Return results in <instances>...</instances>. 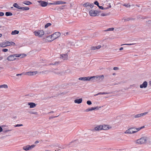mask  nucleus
Returning <instances> with one entry per match:
<instances>
[{"label": "nucleus", "mask_w": 151, "mask_h": 151, "mask_svg": "<svg viewBox=\"0 0 151 151\" xmlns=\"http://www.w3.org/2000/svg\"><path fill=\"white\" fill-rule=\"evenodd\" d=\"M35 145L34 144H33L31 145H27L23 146V150L25 151L32 150L33 148H34L35 147Z\"/></svg>", "instance_id": "obj_4"}, {"label": "nucleus", "mask_w": 151, "mask_h": 151, "mask_svg": "<svg viewBox=\"0 0 151 151\" xmlns=\"http://www.w3.org/2000/svg\"><path fill=\"white\" fill-rule=\"evenodd\" d=\"M122 5L127 8H130L132 6V5H130V3H125L122 4Z\"/></svg>", "instance_id": "obj_25"}, {"label": "nucleus", "mask_w": 151, "mask_h": 151, "mask_svg": "<svg viewBox=\"0 0 151 151\" xmlns=\"http://www.w3.org/2000/svg\"><path fill=\"white\" fill-rule=\"evenodd\" d=\"M2 131H3L2 128L1 126H0V132H2Z\"/></svg>", "instance_id": "obj_54"}, {"label": "nucleus", "mask_w": 151, "mask_h": 151, "mask_svg": "<svg viewBox=\"0 0 151 151\" xmlns=\"http://www.w3.org/2000/svg\"><path fill=\"white\" fill-rule=\"evenodd\" d=\"M101 130V125H98L95 127L94 128L92 129V131L94 132L99 131Z\"/></svg>", "instance_id": "obj_11"}, {"label": "nucleus", "mask_w": 151, "mask_h": 151, "mask_svg": "<svg viewBox=\"0 0 151 151\" xmlns=\"http://www.w3.org/2000/svg\"><path fill=\"white\" fill-rule=\"evenodd\" d=\"M96 79H98L99 80H103L104 78V77L103 75L96 76Z\"/></svg>", "instance_id": "obj_19"}, {"label": "nucleus", "mask_w": 151, "mask_h": 151, "mask_svg": "<svg viewBox=\"0 0 151 151\" xmlns=\"http://www.w3.org/2000/svg\"><path fill=\"white\" fill-rule=\"evenodd\" d=\"M60 56V58H62L63 60L67 59L68 58V55L67 54H62Z\"/></svg>", "instance_id": "obj_21"}, {"label": "nucleus", "mask_w": 151, "mask_h": 151, "mask_svg": "<svg viewBox=\"0 0 151 151\" xmlns=\"http://www.w3.org/2000/svg\"><path fill=\"white\" fill-rule=\"evenodd\" d=\"M39 142V141L37 140V141H35V144H37Z\"/></svg>", "instance_id": "obj_52"}, {"label": "nucleus", "mask_w": 151, "mask_h": 151, "mask_svg": "<svg viewBox=\"0 0 151 151\" xmlns=\"http://www.w3.org/2000/svg\"><path fill=\"white\" fill-rule=\"evenodd\" d=\"M15 55H11L9 56L7 59L9 61H13L16 59V58H15Z\"/></svg>", "instance_id": "obj_15"}, {"label": "nucleus", "mask_w": 151, "mask_h": 151, "mask_svg": "<svg viewBox=\"0 0 151 151\" xmlns=\"http://www.w3.org/2000/svg\"><path fill=\"white\" fill-rule=\"evenodd\" d=\"M144 126H143L141 127H139L138 128H136L135 127L130 128L127 129L124 132V133L125 134H134L136 133L141 129L144 128Z\"/></svg>", "instance_id": "obj_1"}, {"label": "nucleus", "mask_w": 151, "mask_h": 151, "mask_svg": "<svg viewBox=\"0 0 151 151\" xmlns=\"http://www.w3.org/2000/svg\"><path fill=\"white\" fill-rule=\"evenodd\" d=\"M51 36H52V40H53L55 39V37H54V36L53 35V34L51 35Z\"/></svg>", "instance_id": "obj_46"}, {"label": "nucleus", "mask_w": 151, "mask_h": 151, "mask_svg": "<svg viewBox=\"0 0 151 151\" xmlns=\"http://www.w3.org/2000/svg\"><path fill=\"white\" fill-rule=\"evenodd\" d=\"M114 29V28H109V29H108L107 30V31H112Z\"/></svg>", "instance_id": "obj_42"}, {"label": "nucleus", "mask_w": 151, "mask_h": 151, "mask_svg": "<svg viewBox=\"0 0 151 151\" xmlns=\"http://www.w3.org/2000/svg\"><path fill=\"white\" fill-rule=\"evenodd\" d=\"M90 81V77H84V81Z\"/></svg>", "instance_id": "obj_34"}, {"label": "nucleus", "mask_w": 151, "mask_h": 151, "mask_svg": "<svg viewBox=\"0 0 151 151\" xmlns=\"http://www.w3.org/2000/svg\"><path fill=\"white\" fill-rule=\"evenodd\" d=\"M28 105L30 106V108H33L36 106V104L35 103L32 102H29L28 103Z\"/></svg>", "instance_id": "obj_20"}, {"label": "nucleus", "mask_w": 151, "mask_h": 151, "mask_svg": "<svg viewBox=\"0 0 151 151\" xmlns=\"http://www.w3.org/2000/svg\"><path fill=\"white\" fill-rule=\"evenodd\" d=\"M147 138L146 137H144L137 139L135 142L136 144L143 145L146 143Z\"/></svg>", "instance_id": "obj_2"}, {"label": "nucleus", "mask_w": 151, "mask_h": 151, "mask_svg": "<svg viewBox=\"0 0 151 151\" xmlns=\"http://www.w3.org/2000/svg\"><path fill=\"white\" fill-rule=\"evenodd\" d=\"M101 108L100 107H94L86 109L84 110L85 112H88L89 111H92L93 110H98Z\"/></svg>", "instance_id": "obj_8"}, {"label": "nucleus", "mask_w": 151, "mask_h": 151, "mask_svg": "<svg viewBox=\"0 0 151 151\" xmlns=\"http://www.w3.org/2000/svg\"><path fill=\"white\" fill-rule=\"evenodd\" d=\"M23 126V125L22 124H17L16 125H15L14 126V127H19L20 126Z\"/></svg>", "instance_id": "obj_39"}, {"label": "nucleus", "mask_w": 151, "mask_h": 151, "mask_svg": "<svg viewBox=\"0 0 151 151\" xmlns=\"http://www.w3.org/2000/svg\"><path fill=\"white\" fill-rule=\"evenodd\" d=\"M0 46L3 47H6V42L0 43Z\"/></svg>", "instance_id": "obj_26"}, {"label": "nucleus", "mask_w": 151, "mask_h": 151, "mask_svg": "<svg viewBox=\"0 0 151 151\" xmlns=\"http://www.w3.org/2000/svg\"><path fill=\"white\" fill-rule=\"evenodd\" d=\"M14 55H15V57H20L22 55L21 54H15Z\"/></svg>", "instance_id": "obj_41"}, {"label": "nucleus", "mask_w": 151, "mask_h": 151, "mask_svg": "<svg viewBox=\"0 0 151 151\" xmlns=\"http://www.w3.org/2000/svg\"><path fill=\"white\" fill-rule=\"evenodd\" d=\"M68 34V33L67 32H66V33H65V35H67Z\"/></svg>", "instance_id": "obj_61"}, {"label": "nucleus", "mask_w": 151, "mask_h": 151, "mask_svg": "<svg viewBox=\"0 0 151 151\" xmlns=\"http://www.w3.org/2000/svg\"><path fill=\"white\" fill-rule=\"evenodd\" d=\"M107 93H99V94H107Z\"/></svg>", "instance_id": "obj_51"}, {"label": "nucleus", "mask_w": 151, "mask_h": 151, "mask_svg": "<svg viewBox=\"0 0 151 151\" xmlns=\"http://www.w3.org/2000/svg\"><path fill=\"white\" fill-rule=\"evenodd\" d=\"M87 104H88V105H90L92 103H91V101H87Z\"/></svg>", "instance_id": "obj_40"}, {"label": "nucleus", "mask_w": 151, "mask_h": 151, "mask_svg": "<svg viewBox=\"0 0 151 151\" xmlns=\"http://www.w3.org/2000/svg\"><path fill=\"white\" fill-rule=\"evenodd\" d=\"M13 6L17 9H20L21 7L17 3H15L13 4Z\"/></svg>", "instance_id": "obj_27"}, {"label": "nucleus", "mask_w": 151, "mask_h": 151, "mask_svg": "<svg viewBox=\"0 0 151 151\" xmlns=\"http://www.w3.org/2000/svg\"><path fill=\"white\" fill-rule=\"evenodd\" d=\"M5 15L6 16H12L13 14H12L9 12H7L5 13Z\"/></svg>", "instance_id": "obj_33"}, {"label": "nucleus", "mask_w": 151, "mask_h": 151, "mask_svg": "<svg viewBox=\"0 0 151 151\" xmlns=\"http://www.w3.org/2000/svg\"><path fill=\"white\" fill-rule=\"evenodd\" d=\"M147 24H151V20H149L147 22Z\"/></svg>", "instance_id": "obj_44"}, {"label": "nucleus", "mask_w": 151, "mask_h": 151, "mask_svg": "<svg viewBox=\"0 0 151 151\" xmlns=\"http://www.w3.org/2000/svg\"><path fill=\"white\" fill-rule=\"evenodd\" d=\"M55 117H54V116H51V117H50L49 118V119H52V118H54Z\"/></svg>", "instance_id": "obj_56"}, {"label": "nucleus", "mask_w": 151, "mask_h": 151, "mask_svg": "<svg viewBox=\"0 0 151 151\" xmlns=\"http://www.w3.org/2000/svg\"><path fill=\"white\" fill-rule=\"evenodd\" d=\"M83 6L86 8L88 9H92L94 6V5L93 3H90L89 2H87L83 5Z\"/></svg>", "instance_id": "obj_6"}, {"label": "nucleus", "mask_w": 151, "mask_h": 151, "mask_svg": "<svg viewBox=\"0 0 151 151\" xmlns=\"http://www.w3.org/2000/svg\"><path fill=\"white\" fill-rule=\"evenodd\" d=\"M29 113L30 114H34L35 115H37L38 113L37 112L35 111H30Z\"/></svg>", "instance_id": "obj_31"}, {"label": "nucleus", "mask_w": 151, "mask_h": 151, "mask_svg": "<svg viewBox=\"0 0 151 151\" xmlns=\"http://www.w3.org/2000/svg\"><path fill=\"white\" fill-rule=\"evenodd\" d=\"M51 24L50 23H48V27L51 26Z\"/></svg>", "instance_id": "obj_55"}, {"label": "nucleus", "mask_w": 151, "mask_h": 151, "mask_svg": "<svg viewBox=\"0 0 151 151\" xmlns=\"http://www.w3.org/2000/svg\"><path fill=\"white\" fill-rule=\"evenodd\" d=\"M102 130H108L112 128V127L109 125L103 124L101 125Z\"/></svg>", "instance_id": "obj_9"}, {"label": "nucleus", "mask_w": 151, "mask_h": 151, "mask_svg": "<svg viewBox=\"0 0 151 151\" xmlns=\"http://www.w3.org/2000/svg\"><path fill=\"white\" fill-rule=\"evenodd\" d=\"M53 35L55 39L58 38L60 35V33L59 32H56L53 34Z\"/></svg>", "instance_id": "obj_17"}, {"label": "nucleus", "mask_w": 151, "mask_h": 151, "mask_svg": "<svg viewBox=\"0 0 151 151\" xmlns=\"http://www.w3.org/2000/svg\"><path fill=\"white\" fill-rule=\"evenodd\" d=\"M8 88V86L6 84H4L0 85V88Z\"/></svg>", "instance_id": "obj_29"}, {"label": "nucleus", "mask_w": 151, "mask_h": 151, "mask_svg": "<svg viewBox=\"0 0 151 151\" xmlns=\"http://www.w3.org/2000/svg\"><path fill=\"white\" fill-rule=\"evenodd\" d=\"M8 51V49H4L2 50V51L3 52H6Z\"/></svg>", "instance_id": "obj_45"}, {"label": "nucleus", "mask_w": 151, "mask_h": 151, "mask_svg": "<svg viewBox=\"0 0 151 151\" xmlns=\"http://www.w3.org/2000/svg\"><path fill=\"white\" fill-rule=\"evenodd\" d=\"M3 58L2 57H0V60H2L3 59Z\"/></svg>", "instance_id": "obj_62"}, {"label": "nucleus", "mask_w": 151, "mask_h": 151, "mask_svg": "<svg viewBox=\"0 0 151 151\" xmlns=\"http://www.w3.org/2000/svg\"><path fill=\"white\" fill-rule=\"evenodd\" d=\"M123 49V47H122L120 48L119 49V50H122Z\"/></svg>", "instance_id": "obj_57"}, {"label": "nucleus", "mask_w": 151, "mask_h": 151, "mask_svg": "<svg viewBox=\"0 0 151 151\" xmlns=\"http://www.w3.org/2000/svg\"><path fill=\"white\" fill-rule=\"evenodd\" d=\"M148 113V112H145L144 113H142L140 114H137L135 115L134 116V117L135 118H138L141 117L142 116L144 115H145L147 114Z\"/></svg>", "instance_id": "obj_12"}, {"label": "nucleus", "mask_w": 151, "mask_h": 151, "mask_svg": "<svg viewBox=\"0 0 151 151\" xmlns=\"http://www.w3.org/2000/svg\"><path fill=\"white\" fill-rule=\"evenodd\" d=\"M147 82L146 81H145L143 82V83L142 84L140 85L139 87L141 89H145L147 87Z\"/></svg>", "instance_id": "obj_10"}, {"label": "nucleus", "mask_w": 151, "mask_h": 151, "mask_svg": "<svg viewBox=\"0 0 151 151\" xmlns=\"http://www.w3.org/2000/svg\"><path fill=\"white\" fill-rule=\"evenodd\" d=\"M96 80V76H93L90 77V81L92 82H95Z\"/></svg>", "instance_id": "obj_22"}, {"label": "nucleus", "mask_w": 151, "mask_h": 151, "mask_svg": "<svg viewBox=\"0 0 151 151\" xmlns=\"http://www.w3.org/2000/svg\"><path fill=\"white\" fill-rule=\"evenodd\" d=\"M54 112L53 111H51V112H49L48 113V114H50V113H53Z\"/></svg>", "instance_id": "obj_64"}, {"label": "nucleus", "mask_w": 151, "mask_h": 151, "mask_svg": "<svg viewBox=\"0 0 151 151\" xmlns=\"http://www.w3.org/2000/svg\"><path fill=\"white\" fill-rule=\"evenodd\" d=\"M103 5L104 6V7L99 6L98 7L99 9L103 10L107 9L111 7L110 4H108V6H109V7H106L105 5L104 4H103Z\"/></svg>", "instance_id": "obj_14"}, {"label": "nucleus", "mask_w": 151, "mask_h": 151, "mask_svg": "<svg viewBox=\"0 0 151 151\" xmlns=\"http://www.w3.org/2000/svg\"><path fill=\"white\" fill-rule=\"evenodd\" d=\"M101 47V45H98L96 46H93L91 48V49L92 50H95L100 49Z\"/></svg>", "instance_id": "obj_18"}, {"label": "nucleus", "mask_w": 151, "mask_h": 151, "mask_svg": "<svg viewBox=\"0 0 151 151\" xmlns=\"http://www.w3.org/2000/svg\"><path fill=\"white\" fill-rule=\"evenodd\" d=\"M52 30H50L49 29V33H48V34H51L52 33Z\"/></svg>", "instance_id": "obj_53"}, {"label": "nucleus", "mask_w": 151, "mask_h": 151, "mask_svg": "<svg viewBox=\"0 0 151 151\" xmlns=\"http://www.w3.org/2000/svg\"><path fill=\"white\" fill-rule=\"evenodd\" d=\"M82 101V99H76L74 100V102L76 103H77L78 104H80L81 103Z\"/></svg>", "instance_id": "obj_23"}, {"label": "nucleus", "mask_w": 151, "mask_h": 151, "mask_svg": "<svg viewBox=\"0 0 151 151\" xmlns=\"http://www.w3.org/2000/svg\"><path fill=\"white\" fill-rule=\"evenodd\" d=\"M53 40L51 35L48 36V42H52Z\"/></svg>", "instance_id": "obj_30"}, {"label": "nucleus", "mask_w": 151, "mask_h": 151, "mask_svg": "<svg viewBox=\"0 0 151 151\" xmlns=\"http://www.w3.org/2000/svg\"><path fill=\"white\" fill-rule=\"evenodd\" d=\"M149 84L151 86V80L149 82Z\"/></svg>", "instance_id": "obj_60"}, {"label": "nucleus", "mask_w": 151, "mask_h": 151, "mask_svg": "<svg viewBox=\"0 0 151 151\" xmlns=\"http://www.w3.org/2000/svg\"><path fill=\"white\" fill-rule=\"evenodd\" d=\"M35 36L39 37H41L44 34V32L42 30H36L34 32Z\"/></svg>", "instance_id": "obj_3"}, {"label": "nucleus", "mask_w": 151, "mask_h": 151, "mask_svg": "<svg viewBox=\"0 0 151 151\" xmlns=\"http://www.w3.org/2000/svg\"><path fill=\"white\" fill-rule=\"evenodd\" d=\"M108 14H107L106 13H102L101 14V16L102 17L106 16L108 15Z\"/></svg>", "instance_id": "obj_37"}, {"label": "nucleus", "mask_w": 151, "mask_h": 151, "mask_svg": "<svg viewBox=\"0 0 151 151\" xmlns=\"http://www.w3.org/2000/svg\"><path fill=\"white\" fill-rule=\"evenodd\" d=\"M113 69L114 70H117L118 69V68L116 67H114Z\"/></svg>", "instance_id": "obj_49"}, {"label": "nucleus", "mask_w": 151, "mask_h": 151, "mask_svg": "<svg viewBox=\"0 0 151 151\" xmlns=\"http://www.w3.org/2000/svg\"><path fill=\"white\" fill-rule=\"evenodd\" d=\"M135 44V43H132L130 44H124L121 45H131Z\"/></svg>", "instance_id": "obj_36"}, {"label": "nucleus", "mask_w": 151, "mask_h": 151, "mask_svg": "<svg viewBox=\"0 0 151 151\" xmlns=\"http://www.w3.org/2000/svg\"><path fill=\"white\" fill-rule=\"evenodd\" d=\"M66 2L60 1H54L53 3H48V5H57L65 4Z\"/></svg>", "instance_id": "obj_7"}, {"label": "nucleus", "mask_w": 151, "mask_h": 151, "mask_svg": "<svg viewBox=\"0 0 151 151\" xmlns=\"http://www.w3.org/2000/svg\"><path fill=\"white\" fill-rule=\"evenodd\" d=\"M94 4H95L97 5L98 6H99V3L97 1H95L94 2Z\"/></svg>", "instance_id": "obj_43"}, {"label": "nucleus", "mask_w": 151, "mask_h": 151, "mask_svg": "<svg viewBox=\"0 0 151 151\" xmlns=\"http://www.w3.org/2000/svg\"><path fill=\"white\" fill-rule=\"evenodd\" d=\"M37 73V71H29L26 73V74L29 75V76H33L34 75H35Z\"/></svg>", "instance_id": "obj_16"}, {"label": "nucleus", "mask_w": 151, "mask_h": 151, "mask_svg": "<svg viewBox=\"0 0 151 151\" xmlns=\"http://www.w3.org/2000/svg\"><path fill=\"white\" fill-rule=\"evenodd\" d=\"M78 80H79L84 81V77L79 78H78Z\"/></svg>", "instance_id": "obj_38"}, {"label": "nucleus", "mask_w": 151, "mask_h": 151, "mask_svg": "<svg viewBox=\"0 0 151 151\" xmlns=\"http://www.w3.org/2000/svg\"><path fill=\"white\" fill-rule=\"evenodd\" d=\"M26 56V55H25V54L23 55L21 57V58H22L24 57V56Z\"/></svg>", "instance_id": "obj_59"}, {"label": "nucleus", "mask_w": 151, "mask_h": 151, "mask_svg": "<svg viewBox=\"0 0 151 151\" xmlns=\"http://www.w3.org/2000/svg\"><path fill=\"white\" fill-rule=\"evenodd\" d=\"M6 46H10L11 45V42L7 41L6 42Z\"/></svg>", "instance_id": "obj_35"}, {"label": "nucleus", "mask_w": 151, "mask_h": 151, "mask_svg": "<svg viewBox=\"0 0 151 151\" xmlns=\"http://www.w3.org/2000/svg\"><path fill=\"white\" fill-rule=\"evenodd\" d=\"M29 8L27 7H21L20 9H23L24 10H28L29 9Z\"/></svg>", "instance_id": "obj_32"}, {"label": "nucleus", "mask_w": 151, "mask_h": 151, "mask_svg": "<svg viewBox=\"0 0 151 151\" xmlns=\"http://www.w3.org/2000/svg\"><path fill=\"white\" fill-rule=\"evenodd\" d=\"M45 28H47V24H46L45 26Z\"/></svg>", "instance_id": "obj_63"}, {"label": "nucleus", "mask_w": 151, "mask_h": 151, "mask_svg": "<svg viewBox=\"0 0 151 151\" xmlns=\"http://www.w3.org/2000/svg\"><path fill=\"white\" fill-rule=\"evenodd\" d=\"M22 74H18L16 75L17 76H21L22 75Z\"/></svg>", "instance_id": "obj_58"}, {"label": "nucleus", "mask_w": 151, "mask_h": 151, "mask_svg": "<svg viewBox=\"0 0 151 151\" xmlns=\"http://www.w3.org/2000/svg\"><path fill=\"white\" fill-rule=\"evenodd\" d=\"M99 12L98 11L92 9L89 11V14L91 16L95 17L98 16Z\"/></svg>", "instance_id": "obj_5"}, {"label": "nucleus", "mask_w": 151, "mask_h": 151, "mask_svg": "<svg viewBox=\"0 0 151 151\" xmlns=\"http://www.w3.org/2000/svg\"><path fill=\"white\" fill-rule=\"evenodd\" d=\"M15 45V43L12 42H11V45Z\"/></svg>", "instance_id": "obj_48"}, {"label": "nucleus", "mask_w": 151, "mask_h": 151, "mask_svg": "<svg viewBox=\"0 0 151 151\" xmlns=\"http://www.w3.org/2000/svg\"><path fill=\"white\" fill-rule=\"evenodd\" d=\"M11 131H12L11 129H10V130H5V131H4V132H7Z\"/></svg>", "instance_id": "obj_50"}, {"label": "nucleus", "mask_w": 151, "mask_h": 151, "mask_svg": "<svg viewBox=\"0 0 151 151\" xmlns=\"http://www.w3.org/2000/svg\"><path fill=\"white\" fill-rule=\"evenodd\" d=\"M22 3L26 5H29L31 4L32 3L29 1H25L22 2Z\"/></svg>", "instance_id": "obj_24"}, {"label": "nucleus", "mask_w": 151, "mask_h": 151, "mask_svg": "<svg viewBox=\"0 0 151 151\" xmlns=\"http://www.w3.org/2000/svg\"><path fill=\"white\" fill-rule=\"evenodd\" d=\"M19 33V31H18L15 30L12 32H11V34L12 35L17 34Z\"/></svg>", "instance_id": "obj_28"}, {"label": "nucleus", "mask_w": 151, "mask_h": 151, "mask_svg": "<svg viewBox=\"0 0 151 151\" xmlns=\"http://www.w3.org/2000/svg\"><path fill=\"white\" fill-rule=\"evenodd\" d=\"M4 14L3 12H0V16H2L4 15Z\"/></svg>", "instance_id": "obj_47"}, {"label": "nucleus", "mask_w": 151, "mask_h": 151, "mask_svg": "<svg viewBox=\"0 0 151 151\" xmlns=\"http://www.w3.org/2000/svg\"><path fill=\"white\" fill-rule=\"evenodd\" d=\"M37 2H38L40 4V5L42 7L46 6L47 5V3L44 1L41 0L38 1Z\"/></svg>", "instance_id": "obj_13"}]
</instances>
